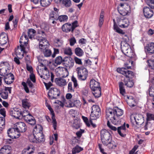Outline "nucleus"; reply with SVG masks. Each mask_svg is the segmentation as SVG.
Segmentation results:
<instances>
[{
    "label": "nucleus",
    "instance_id": "nucleus-51",
    "mask_svg": "<svg viewBox=\"0 0 154 154\" xmlns=\"http://www.w3.org/2000/svg\"><path fill=\"white\" fill-rule=\"evenodd\" d=\"M59 68H60V71H62L64 72V74L63 75V77H66L68 75L69 73L67 68H66V67H59Z\"/></svg>",
    "mask_w": 154,
    "mask_h": 154
},
{
    "label": "nucleus",
    "instance_id": "nucleus-30",
    "mask_svg": "<svg viewBox=\"0 0 154 154\" xmlns=\"http://www.w3.org/2000/svg\"><path fill=\"white\" fill-rule=\"evenodd\" d=\"M55 81L57 85L60 86L62 87L66 84V80L61 78H56Z\"/></svg>",
    "mask_w": 154,
    "mask_h": 154
},
{
    "label": "nucleus",
    "instance_id": "nucleus-49",
    "mask_svg": "<svg viewBox=\"0 0 154 154\" xmlns=\"http://www.w3.org/2000/svg\"><path fill=\"white\" fill-rule=\"evenodd\" d=\"M146 116V121H150L152 120L154 121V114L150 113H147Z\"/></svg>",
    "mask_w": 154,
    "mask_h": 154
},
{
    "label": "nucleus",
    "instance_id": "nucleus-42",
    "mask_svg": "<svg viewBox=\"0 0 154 154\" xmlns=\"http://www.w3.org/2000/svg\"><path fill=\"white\" fill-rule=\"evenodd\" d=\"M75 52L76 55L79 57L82 56L84 54L83 51L79 47H77L75 48Z\"/></svg>",
    "mask_w": 154,
    "mask_h": 154
},
{
    "label": "nucleus",
    "instance_id": "nucleus-18",
    "mask_svg": "<svg viewBox=\"0 0 154 154\" xmlns=\"http://www.w3.org/2000/svg\"><path fill=\"white\" fill-rule=\"evenodd\" d=\"M12 116L17 119H20V117L22 116L23 112L20 109L18 108L13 109L10 113Z\"/></svg>",
    "mask_w": 154,
    "mask_h": 154
},
{
    "label": "nucleus",
    "instance_id": "nucleus-28",
    "mask_svg": "<svg viewBox=\"0 0 154 154\" xmlns=\"http://www.w3.org/2000/svg\"><path fill=\"white\" fill-rule=\"evenodd\" d=\"M8 41L7 35L5 33H2L0 35V44L1 45L5 44Z\"/></svg>",
    "mask_w": 154,
    "mask_h": 154
},
{
    "label": "nucleus",
    "instance_id": "nucleus-58",
    "mask_svg": "<svg viewBox=\"0 0 154 154\" xmlns=\"http://www.w3.org/2000/svg\"><path fill=\"white\" fill-rule=\"evenodd\" d=\"M29 79L30 81H32L33 83H35L36 82L35 76V75L33 73H31L29 75Z\"/></svg>",
    "mask_w": 154,
    "mask_h": 154
},
{
    "label": "nucleus",
    "instance_id": "nucleus-55",
    "mask_svg": "<svg viewBox=\"0 0 154 154\" xmlns=\"http://www.w3.org/2000/svg\"><path fill=\"white\" fill-rule=\"evenodd\" d=\"M82 119L84 121L85 123L87 126L88 127H89L90 126V121H88V118L84 116H82Z\"/></svg>",
    "mask_w": 154,
    "mask_h": 154
},
{
    "label": "nucleus",
    "instance_id": "nucleus-35",
    "mask_svg": "<svg viewBox=\"0 0 154 154\" xmlns=\"http://www.w3.org/2000/svg\"><path fill=\"white\" fill-rule=\"evenodd\" d=\"M36 31L33 29H28L27 34L28 36L30 39L33 38L36 34Z\"/></svg>",
    "mask_w": 154,
    "mask_h": 154
},
{
    "label": "nucleus",
    "instance_id": "nucleus-38",
    "mask_svg": "<svg viewBox=\"0 0 154 154\" xmlns=\"http://www.w3.org/2000/svg\"><path fill=\"white\" fill-rule=\"evenodd\" d=\"M2 66L3 68H0V75L4 76L7 74V69L8 68H6V66L4 63L2 65Z\"/></svg>",
    "mask_w": 154,
    "mask_h": 154
},
{
    "label": "nucleus",
    "instance_id": "nucleus-53",
    "mask_svg": "<svg viewBox=\"0 0 154 154\" xmlns=\"http://www.w3.org/2000/svg\"><path fill=\"white\" fill-rule=\"evenodd\" d=\"M64 53L65 54L69 55H71L72 54V52L71 48L68 47L64 49Z\"/></svg>",
    "mask_w": 154,
    "mask_h": 154
},
{
    "label": "nucleus",
    "instance_id": "nucleus-7",
    "mask_svg": "<svg viewBox=\"0 0 154 154\" xmlns=\"http://www.w3.org/2000/svg\"><path fill=\"white\" fill-rule=\"evenodd\" d=\"M121 49L122 52L128 57L132 58L135 57L134 53L128 44L126 43L123 46L122 45Z\"/></svg>",
    "mask_w": 154,
    "mask_h": 154
},
{
    "label": "nucleus",
    "instance_id": "nucleus-50",
    "mask_svg": "<svg viewBox=\"0 0 154 154\" xmlns=\"http://www.w3.org/2000/svg\"><path fill=\"white\" fill-rule=\"evenodd\" d=\"M72 83L71 82L69 83L68 85V91L70 93L74 92L75 91L74 89L75 88L72 87Z\"/></svg>",
    "mask_w": 154,
    "mask_h": 154
},
{
    "label": "nucleus",
    "instance_id": "nucleus-47",
    "mask_svg": "<svg viewBox=\"0 0 154 154\" xmlns=\"http://www.w3.org/2000/svg\"><path fill=\"white\" fill-rule=\"evenodd\" d=\"M68 19V16L65 15L58 16V20H59L60 22H65L67 21Z\"/></svg>",
    "mask_w": 154,
    "mask_h": 154
},
{
    "label": "nucleus",
    "instance_id": "nucleus-12",
    "mask_svg": "<svg viewBox=\"0 0 154 154\" xmlns=\"http://www.w3.org/2000/svg\"><path fill=\"white\" fill-rule=\"evenodd\" d=\"M88 73V72L86 69L85 68L79 69L78 72V78L81 80H85L87 77Z\"/></svg>",
    "mask_w": 154,
    "mask_h": 154
},
{
    "label": "nucleus",
    "instance_id": "nucleus-32",
    "mask_svg": "<svg viewBox=\"0 0 154 154\" xmlns=\"http://www.w3.org/2000/svg\"><path fill=\"white\" fill-rule=\"evenodd\" d=\"M80 101L78 100H70L69 102L68 107H70L77 106L80 104Z\"/></svg>",
    "mask_w": 154,
    "mask_h": 154
},
{
    "label": "nucleus",
    "instance_id": "nucleus-22",
    "mask_svg": "<svg viewBox=\"0 0 154 154\" xmlns=\"http://www.w3.org/2000/svg\"><path fill=\"white\" fill-rule=\"evenodd\" d=\"M12 151V149L10 146L5 145L0 150V154H11Z\"/></svg>",
    "mask_w": 154,
    "mask_h": 154
},
{
    "label": "nucleus",
    "instance_id": "nucleus-26",
    "mask_svg": "<svg viewBox=\"0 0 154 154\" xmlns=\"http://www.w3.org/2000/svg\"><path fill=\"white\" fill-rule=\"evenodd\" d=\"M125 97V98L128 99L127 100V102L130 106L133 107L135 106L136 102L133 97L132 96H128L127 95Z\"/></svg>",
    "mask_w": 154,
    "mask_h": 154
},
{
    "label": "nucleus",
    "instance_id": "nucleus-64",
    "mask_svg": "<svg viewBox=\"0 0 154 154\" xmlns=\"http://www.w3.org/2000/svg\"><path fill=\"white\" fill-rule=\"evenodd\" d=\"M29 61L28 60L26 62V69L27 70L29 71L31 73L32 71V68L31 66H29L28 63H29Z\"/></svg>",
    "mask_w": 154,
    "mask_h": 154
},
{
    "label": "nucleus",
    "instance_id": "nucleus-24",
    "mask_svg": "<svg viewBox=\"0 0 154 154\" xmlns=\"http://www.w3.org/2000/svg\"><path fill=\"white\" fill-rule=\"evenodd\" d=\"M115 114L116 116V119L118 118V120L119 122V125L121 124V119L120 118V117L123 114V111L121 109L117 107H115Z\"/></svg>",
    "mask_w": 154,
    "mask_h": 154
},
{
    "label": "nucleus",
    "instance_id": "nucleus-25",
    "mask_svg": "<svg viewBox=\"0 0 154 154\" xmlns=\"http://www.w3.org/2000/svg\"><path fill=\"white\" fill-rule=\"evenodd\" d=\"M33 116L30 114L28 110H24L23 111L22 118H23L27 122H28L30 119Z\"/></svg>",
    "mask_w": 154,
    "mask_h": 154
},
{
    "label": "nucleus",
    "instance_id": "nucleus-31",
    "mask_svg": "<svg viewBox=\"0 0 154 154\" xmlns=\"http://www.w3.org/2000/svg\"><path fill=\"white\" fill-rule=\"evenodd\" d=\"M149 53L151 54L154 53V42H151L145 48Z\"/></svg>",
    "mask_w": 154,
    "mask_h": 154
},
{
    "label": "nucleus",
    "instance_id": "nucleus-16",
    "mask_svg": "<svg viewBox=\"0 0 154 154\" xmlns=\"http://www.w3.org/2000/svg\"><path fill=\"white\" fill-rule=\"evenodd\" d=\"M46 106L51 112V114L52 116L51 118L52 120V123L53 124L54 129V130H56L57 128V122L55 118L54 112L53 109L50 105H46Z\"/></svg>",
    "mask_w": 154,
    "mask_h": 154
},
{
    "label": "nucleus",
    "instance_id": "nucleus-1",
    "mask_svg": "<svg viewBox=\"0 0 154 154\" xmlns=\"http://www.w3.org/2000/svg\"><path fill=\"white\" fill-rule=\"evenodd\" d=\"M100 137L103 144L108 146L109 149H115L116 146V143L112 140L111 134L106 129L101 130Z\"/></svg>",
    "mask_w": 154,
    "mask_h": 154
},
{
    "label": "nucleus",
    "instance_id": "nucleus-13",
    "mask_svg": "<svg viewBox=\"0 0 154 154\" xmlns=\"http://www.w3.org/2000/svg\"><path fill=\"white\" fill-rule=\"evenodd\" d=\"M14 127L17 129L20 133L25 132L27 129V126L23 122H18L15 124Z\"/></svg>",
    "mask_w": 154,
    "mask_h": 154
},
{
    "label": "nucleus",
    "instance_id": "nucleus-17",
    "mask_svg": "<svg viewBox=\"0 0 154 154\" xmlns=\"http://www.w3.org/2000/svg\"><path fill=\"white\" fill-rule=\"evenodd\" d=\"M4 76V81L7 84H10L13 82L14 78L13 74L12 73H7Z\"/></svg>",
    "mask_w": 154,
    "mask_h": 154
},
{
    "label": "nucleus",
    "instance_id": "nucleus-19",
    "mask_svg": "<svg viewBox=\"0 0 154 154\" xmlns=\"http://www.w3.org/2000/svg\"><path fill=\"white\" fill-rule=\"evenodd\" d=\"M90 86L92 90L101 88L100 83L93 79H91L90 82Z\"/></svg>",
    "mask_w": 154,
    "mask_h": 154
},
{
    "label": "nucleus",
    "instance_id": "nucleus-60",
    "mask_svg": "<svg viewBox=\"0 0 154 154\" xmlns=\"http://www.w3.org/2000/svg\"><path fill=\"white\" fill-rule=\"evenodd\" d=\"M84 130L80 129V131L77 132L76 134L77 137L79 138L81 137L82 134L84 132Z\"/></svg>",
    "mask_w": 154,
    "mask_h": 154
},
{
    "label": "nucleus",
    "instance_id": "nucleus-3",
    "mask_svg": "<svg viewBox=\"0 0 154 154\" xmlns=\"http://www.w3.org/2000/svg\"><path fill=\"white\" fill-rule=\"evenodd\" d=\"M43 128L41 125H38L34 128L33 135L29 137V140L31 142H34L35 139L38 142L45 140L44 136L42 133Z\"/></svg>",
    "mask_w": 154,
    "mask_h": 154
},
{
    "label": "nucleus",
    "instance_id": "nucleus-45",
    "mask_svg": "<svg viewBox=\"0 0 154 154\" xmlns=\"http://www.w3.org/2000/svg\"><path fill=\"white\" fill-rule=\"evenodd\" d=\"M0 95L1 97L4 99H6L8 98V93L3 89H1L0 91Z\"/></svg>",
    "mask_w": 154,
    "mask_h": 154
},
{
    "label": "nucleus",
    "instance_id": "nucleus-29",
    "mask_svg": "<svg viewBox=\"0 0 154 154\" xmlns=\"http://www.w3.org/2000/svg\"><path fill=\"white\" fill-rule=\"evenodd\" d=\"M114 25H113V29L116 32L122 34V35H123L125 37H127V35L125 34V32L123 31L121 29H120L116 23L115 21V20L114 19L113 20Z\"/></svg>",
    "mask_w": 154,
    "mask_h": 154
},
{
    "label": "nucleus",
    "instance_id": "nucleus-21",
    "mask_svg": "<svg viewBox=\"0 0 154 154\" xmlns=\"http://www.w3.org/2000/svg\"><path fill=\"white\" fill-rule=\"evenodd\" d=\"M143 11L145 17L147 18H151L153 14V11L149 7H145L143 9Z\"/></svg>",
    "mask_w": 154,
    "mask_h": 154
},
{
    "label": "nucleus",
    "instance_id": "nucleus-10",
    "mask_svg": "<svg viewBox=\"0 0 154 154\" xmlns=\"http://www.w3.org/2000/svg\"><path fill=\"white\" fill-rule=\"evenodd\" d=\"M37 70L38 75L42 78L46 79L50 77V74L48 69L46 67L44 69H39V68H37Z\"/></svg>",
    "mask_w": 154,
    "mask_h": 154
},
{
    "label": "nucleus",
    "instance_id": "nucleus-11",
    "mask_svg": "<svg viewBox=\"0 0 154 154\" xmlns=\"http://www.w3.org/2000/svg\"><path fill=\"white\" fill-rule=\"evenodd\" d=\"M131 120L134 124L135 123L137 125H141L144 122L143 116L142 115L139 114H136L133 118L131 117Z\"/></svg>",
    "mask_w": 154,
    "mask_h": 154
},
{
    "label": "nucleus",
    "instance_id": "nucleus-43",
    "mask_svg": "<svg viewBox=\"0 0 154 154\" xmlns=\"http://www.w3.org/2000/svg\"><path fill=\"white\" fill-rule=\"evenodd\" d=\"M92 93L95 97L97 98L101 96V88L95 89V90H92Z\"/></svg>",
    "mask_w": 154,
    "mask_h": 154
},
{
    "label": "nucleus",
    "instance_id": "nucleus-8",
    "mask_svg": "<svg viewBox=\"0 0 154 154\" xmlns=\"http://www.w3.org/2000/svg\"><path fill=\"white\" fill-rule=\"evenodd\" d=\"M7 133L8 136L12 139L17 138L20 136V133L14 125L8 130Z\"/></svg>",
    "mask_w": 154,
    "mask_h": 154
},
{
    "label": "nucleus",
    "instance_id": "nucleus-59",
    "mask_svg": "<svg viewBox=\"0 0 154 154\" xmlns=\"http://www.w3.org/2000/svg\"><path fill=\"white\" fill-rule=\"evenodd\" d=\"M26 83L28 85L30 88H33V85L31 82L30 80L29 79H27Z\"/></svg>",
    "mask_w": 154,
    "mask_h": 154
},
{
    "label": "nucleus",
    "instance_id": "nucleus-5",
    "mask_svg": "<svg viewBox=\"0 0 154 154\" xmlns=\"http://www.w3.org/2000/svg\"><path fill=\"white\" fill-rule=\"evenodd\" d=\"M114 108L112 109L108 108L106 109V118L108 121L109 120L114 125H119L120 122L118 121V118L116 119V116L115 114Z\"/></svg>",
    "mask_w": 154,
    "mask_h": 154
},
{
    "label": "nucleus",
    "instance_id": "nucleus-52",
    "mask_svg": "<svg viewBox=\"0 0 154 154\" xmlns=\"http://www.w3.org/2000/svg\"><path fill=\"white\" fill-rule=\"evenodd\" d=\"M100 115H97L96 114H95L94 112H91V114L90 115V120H96L98 118L100 117Z\"/></svg>",
    "mask_w": 154,
    "mask_h": 154
},
{
    "label": "nucleus",
    "instance_id": "nucleus-39",
    "mask_svg": "<svg viewBox=\"0 0 154 154\" xmlns=\"http://www.w3.org/2000/svg\"><path fill=\"white\" fill-rule=\"evenodd\" d=\"M83 150V148L78 145H77L72 149V154H75Z\"/></svg>",
    "mask_w": 154,
    "mask_h": 154
},
{
    "label": "nucleus",
    "instance_id": "nucleus-57",
    "mask_svg": "<svg viewBox=\"0 0 154 154\" xmlns=\"http://www.w3.org/2000/svg\"><path fill=\"white\" fill-rule=\"evenodd\" d=\"M22 85L23 86L24 89L26 92L27 93H29V90L26 83L24 82H22Z\"/></svg>",
    "mask_w": 154,
    "mask_h": 154
},
{
    "label": "nucleus",
    "instance_id": "nucleus-9",
    "mask_svg": "<svg viewBox=\"0 0 154 154\" xmlns=\"http://www.w3.org/2000/svg\"><path fill=\"white\" fill-rule=\"evenodd\" d=\"M60 94V92L57 88L52 87L50 89L48 93V96L51 99H56Z\"/></svg>",
    "mask_w": 154,
    "mask_h": 154
},
{
    "label": "nucleus",
    "instance_id": "nucleus-6",
    "mask_svg": "<svg viewBox=\"0 0 154 154\" xmlns=\"http://www.w3.org/2000/svg\"><path fill=\"white\" fill-rule=\"evenodd\" d=\"M107 126L112 130L114 131H117L118 134L122 137H125L126 136V127L125 123H124L122 125L118 127L117 128L115 126H112L110 124L109 120L107 121Z\"/></svg>",
    "mask_w": 154,
    "mask_h": 154
},
{
    "label": "nucleus",
    "instance_id": "nucleus-27",
    "mask_svg": "<svg viewBox=\"0 0 154 154\" xmlns=\"http://www.w3.org/2000/svg\"><path fill=\"white\" fill-rule=\"evenodd\" d=\"M62 29L63 31L66 32H68L71 31L72 32L73 31H72L71 24L69 23L64 24L62 27Z\"/></svg>",
    "mask_w": 154,
    "mask_h": 154
},
{
    "label": "nucleus",
    "instance_id": "nucleus-14",
    "mask_svg": "<svg viewBox=\"0 0 154 154\" xmlns=\"http://www.w3.org/2000/svg\"><path fill=\"white\" fill-rule=\"evenodd\" d=\"M64 62L63 63L64 66L69 69L72 68L74 65V60L70 57H65L64 58Z\"/></svg>",
    "mask_w": 154,
    "mask_h": 154
},
{
    "label": "nucleus",
    "instance_id": "nucleus-54",
    "mask_svg": "<svg viewBox=\"0 0 154 154\" xmlns=\"http://www.w3.org/2000/svg\"><path fill=\"white\" fill-rule=\"evenodd\" d=\"M147 3L151 8H154V0H147Z\"/></svg>",
    "mask_w": 154,
    "mask_h": 154
},
{
    "label": "nucleus",
    "instance_id": "nucleus-61",
    "mask_svg": "<svg viewBox=\"0 0 154 154\" xmlns=\"http://www.w3.org/2000/svg\"><path fill=\"white\" fill-rule=\"evenodd\" d=\"M71 26L72 27V31H74L75 28L78 26V21L76 20L74 21L72 23Z\"/></svg>",
    "mask_w": 154,
    "mask_h": 154
},
{
    "label": "nucleus",
    "instance_id": "nucleus-37",
    "mask_svg": "<svg viewBox=\"0 0 154 154\" xmlns=\"http://www.w3.org/2000/svg\"><path fill=\"white\" fill-rule=\"evenodd\" d=\"M63 43V41L61 39L56 38L54 40V46L57 47H61Z\"/></svg>",
    "mask_w": 154,
    "mask_h": 154
},
{
    "label": "nucleus",
    "instance_id": "nucleus-23",
    "mask_svg": "<svg viewBox=\"0 0 154 154\" xmlns=\"http://www.w3.org/2000/svg\"><path fill=\"white\" fill-rule=\"evenodd\" d=\"M49 44L48 42L45 38H41L39 42V46L40 49H44V48H47Z\"/></svg>",
    "mask_w": 154,
    "mask_h": 154
},
{
    "label": "nucleus",
    "instance_id": "nucleus-15",
    "mask_svg": "<svg viewBox=\"0 0 154 154\" xmlns=\"http://www.w3.org/2000/svg\"><path fill=\"white\" fill-rule=\"evenodd\" d=\"M125 8H121L118 10L120 15L125 16L128 15L131 13V8L129 5H125Z\"/></svg>",
    "mask_w": 154,
    "mask_h": 154
},
{
    "label": "nucleus",
    "instance_id": "nucleus-48",
    "mask_svg": "<svg viewBox=\"0 0 154 154\" xmlns=\"http://www.w3.org/2000/svg\"><path fill=\"white\" fill-rule=\"evenodd\" d=\"M62 2L63 5L66 7H70L72 5L71 0H63Z\"/></svg>",
    "mask_w": 154,
    "mask_h": 154
},
{
    "label": "nucleus",
    "instance_id": "nucleus-44",
    "mask_svg": "<svg viewBox=\"0 0 154 154\" xmlns=\"http://www.w3.org/2000/svg\"><path fill=\"white\" fill-rule=\"evenodd\" d=\"M43 51L45 56L48 57L50 56L51 55V50L48 49V48H44V49H42Z\"/></svg>",
    "mask_w": 154,
    "mask_h": 154
},
{
    "label": "nucleus",
    "instance_id": "nucleus-36",
    "mask_svg": "<svg viewBox=\"0 0 154 154\" xmlns=\"http://www.w3.org/2000/svg\"><path fill=\"white\" fill-rule=\"evenodd\" d=\"M119 87L120 94L122 96H125V89L124 87V84L122 82L119 83Z\"/></svg>",
    "mask_w": 154,
    "mask_h": 154
},
{
    "label": "nucleus",
    "instance_id": "nucleus-20",
    "mask_svg": "<svg viewBox=\"0 0 154 154\" xmlns=\"http://www.w3.org/2000/svg\"><path fill=\"white\" fill-rule=\"evenodd\" d=\"M117 21L119 26L122 28L127 27L129 25V21L126 19H121L118 18Z\"/></svg>",
    "mask_w": 154,
    "mask_h": 154
},
{
    "label": "nucleus",
    "instance_id": "nucleus-40",
    "mask_svg": "<svg viewBox=\"0 0 154 154\" xmlns=\"http://www.w3.org/2000/svg\"><path fill=\"white\" fill-rule=\"evenodd\" d=\"M5 119L4 117H0V134L5 127Z\"/></svg>",
    "mask_w": 154,
    "mask_h": 154
},
{
    "label": "nucleus",
    "instance_id": "nucleus-56",
    "mask_svg": "<svg viewBox=\"0 0 154 154\" xmlns=\"http://www.w3.org/2000/svg\"><path fill=\"white\" fill-rule=\"evenodd\" d=\"M69 42L70 45L73 46L76 43V40L75 38L73 37L69 39Z\"/></svg>",
    "mask_w": 154,
    "mask_h": 154
},
{
    "label": "nucleus",
    "instance_id": "nucleus-2",
    "mask_svg": "<svg viewBox=\"0 0 154 154\" xmlns=\"http://www.w3.org/2000/svg\"><path fill=\"white\" fill-rule=\"evenodd\" d=\"M28 38L25 32H23L20 38V45L18 46L17 48L15 50V52L17 58H21L23 56V53L25 50L24 46L27 44Z\"/></svg>",
    "mask_w": 154,
    "mask_h": 154
},
{
    "label": "nucleus",
    "instance_id": "nucleus-33",
    "mask_svg": "<svg viewBox=\"0 0 154 154\" xmlns=\"http://www.w3.org/2000/svg\"><path fill=\"white\" fill-rule=\"evenodd\" d=\"M91 112H94L98 115H100V109L99 106L97 105H94L92 107Z\"/></svg>",
    "mask_w": 154,
    "mask_h": 154
},
{
    "label": "nucleus",
    "instance_id": "nucleus-41",
    "mask_svg": "<svg viewBox=\"0 0 154 154\" xmlns=\"http://www.w3.org/2000/svg\"><path fill=\"white\" fill-rule=\"evenodd\" d=\"M52 0H40V3L42 6L46 7L49 5Z\"/></svg>",
    "mask_w": 154,
    "mask_h": 154
},
{
    "label": "nucleus",
    "instance_id": "nucleus-63",
    "mask_svg": "<svg viewBox=\"0 0 154 154\" xmlns=\"http://www.w3.org/2000/svg\"><path fill=\"white\" fill-rule=\"evenodd\" d=\"M72 80L74 83V88H76L78 85V84L76 79L73 76H72Z\"/></svg>",
    "mask_w": 154,
    "mask_h": 154
},
{
    "label": "nucleus",
    "instance_id": "nucleus-62",
    "mask_svg": "<svg viewBox=\"0 0 154 154\" xmlns=\"http://www.w3.org/2000/svg\"><path fill=\"white\" fill-rule=\"evenodd\" d=\"M149 94L150 96L154 97V86L151 87L149 89Z\"/></svg>",
    "mask_w": 154,
    "mask_h": 154
},
{
    "label": "nucleus",
    "instance_id": "nucleus-34",
    "mask_svg": "<svg viewBox=\"0 0 154 154\" xmlns=\"http://www.w3.org/2000/svg\"><path fill=\"white\" fill-rule=\"evenodd\" d=\"M22 103L23 107L25 108H29L30 106V103L27 99L25 98L22 100Z\"/></svg>",
    "mask_w": 154,
    "mask_h": 154
},
{
    "label": "nucleus",
    "instance_id": "nucleus-46",
    "mask_svg": "<svg viewBox=\"0 0 154 154\" xmlns=\"http://www.w3.org/2000/svg\"><path fill=\"white\" fill-rule=\"evenodd\" d=\"M64 58L63 59L60 56L57 57L55 60V63L57 65H60L64 62Z\"/></svg>",
    "mask_w": 154,
    "mask_h": 154
},
{
    "label": "nucleus",
    "instance_id": "nucleus-4",
    "mask_svg": "<svg viewBox=\"0 0 154 154\" xmlns=\"http://www.w3.org/2000/svg\"><path fill=\"white\" fill-rule=\"evenodd\" d=\"M118 72L124 75L126 77L124 79L125 85L127 87L131 88L134 85V83L132 80L130 78H132L134 76V73L133 72L128 70L125 68H118L117 69Z\"/></svg>",
    "mask_w": 154,
    "mask_h": 154
}]
</instances>
